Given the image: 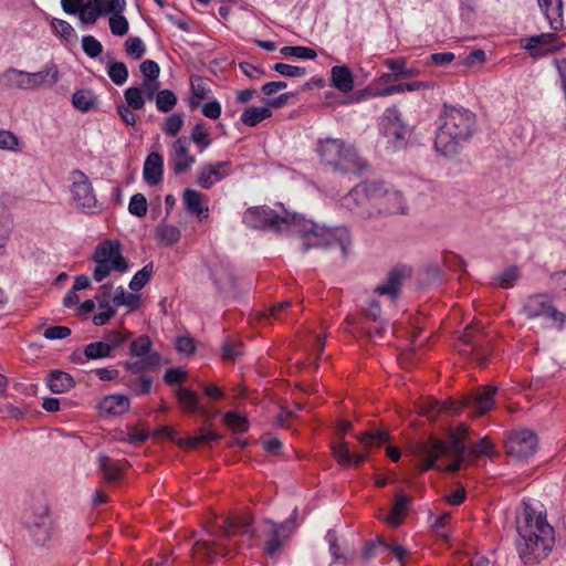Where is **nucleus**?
<instances>
[{"label": "nucleus", "mask_w": 566, "mask_h": 566, "mask_svg": "<svg viewBox=\"0 0 566 566\" xmlns=\"http://www.w3.org/2000/svg\"><path fill=\"white\" fill-rule=\"evenodd\" d=\"M357 440L364 448L380 446L389 440V434L381 430L364 432L357 436Z\"/></svg>", "instance_id": "de8ad7c7"}, {"label": "nucleus", "mask_w": 566, "mask_h": 566, "mask_svg": "<svg viewBox=\"0 0 566 566\" xmlns=\"http://www.w3.org/2000/svg\"><path fill=\"white\" fill-rule=\"evenodd\" d=\"M60 77L57 65L53 62L38 72H25V90H39L53 87Z\"/></svg>", "instance_id": "aec40b11"}, {"label": "nucleus", "mask_w": 566, "mask_h": 566, "mask_svg": "<svg viewBox=\"0 0 566 566\" xmlns=\"http://www.w3.org/2000/svg\"><path fill=\"white\" fill-rule=\"evenodd\" d=\"M409 503L410 499L407 495H399L392 505L391 512L387 516V522L390 525L399 526L401 523V516L406 513Z\"/></svg>", "instance_id": "ea45409f"}, {"label": "nucleus", "mask_w": 566, "mask_h": 566, "mask_svg": "<svg viewBox=\"0 0 566 566\" xmlns=\"http://www.w3.org/2000/svg\"><path fill=\"white\" fill-rule=\"evenodd\" d=\"M210 539H198L191 546V556L200 563H214L231 552V544L237 536L245 537L247 545L253 537L252 518L250 515H233L221 517L217 521L216 531L210 534Z\"/></svg>", "instance_id": "7ed1b4c3"}, {"label": "nucleus", "mask_w": 566, "mask_h": 566, "mask_svg": "<svg viewBox=\"0 0 566 566\" xmlns=\"http://www.w3.org/2000/svg\"><path fill=\"white\" fill-rule=\"evenodd\" d=\"M129 399L125 395L113 394L104 397L99 403L101 412L109 416H120L129 410Z\"/></svg>", "instance_id": "a878e982"}, {"label": "nucleus", "mask_w": 566, "mask_h": 566, "mask_svg": "<svg viewBox=\"0 0 566 566\" xmlns=\"http://www.w3.org/2000/svg\"><path fill=\"white\" fill-rule=\"evenodd\" d=\"M233 165L231 160L207 163L197 169L196 184L205 190L211 189L217 182L231 176Z\"/></svg>", "instance_id": "dca6fc26"}, {"label": "nucleus", "mask_w": 566, "mask_h": 566, "mask_svg": "<svg viewBox=\"0 0 566 566\" xmlns=\"http://www.w3.org/2000/svg\"><path fill=\"white\" fill-rule=\"evenodd\" d=\"M273 70L286 77H302L306 74V70L301 66H294L285 63H275Z\"/></svg>", "instance_id": "338daca9"}, {"label": "nucleus", "mask_w": 566, "mask_h": 566, "mask_svg": "<svg viewBox=\"0 0 566 566\" xmlns=\"http://www.w3.org/2000/svg\"><path fill=\"white\" fill-rule=\"evenodd\" d=\"M124 98L126 105L132 109H142L145 106L146 97L142 93V88L138 86L127 87L124 92Z\"/></svg>", "instance_id": "3c124183"}, {"label": "nucleus", "mask_w": 566, "mask_h": 566, "mask_svg": "<svg viewBox=\"0 0 566 566\" xmlns=\"http://www.w3.org/2000/svg\"><path fill=\"white\" fill-rule=\"evenodd\" d=\"M0 149L17 151L19 149V138L10 130L0 129Z\"/></svg>", "instance_id": "774afa93"}, {"label": "nucleus", "mask_w": 566, "mask_h": 566, "mask_svg": "<svg viewBox=\"0 0 566 566\" xmlns=\"http://www.w3.org/2000/svg\"><path fill=\"white\" fill-rule=\"evenodd\" d=\"M108 24L112 34L116 36H123L127 34L129 30L128 20L123 15V13L111 15L108 19Z\"/></svg>", "instance_id": "13d9d810"}, {"label": "nucleus", "mask_w": 566, "mask_h": 566, "mask_svg": "<svg viewBox=\"0 0 566 566\" xmlns=\"http://www.w3.org/2000/svg\"><path fill=\"white\" fill-rule=\"evenodd\" d=\"M147 200L143 193H135L130 197L128 203V211L136 217H144L147 213Z\"/></svg>", "instance_id": "bf43d9fd"}, {"label": "nucleus", "mask_w": 566, "mask_h": 566, "mask_svg": "<svg viewBox=\"0 0 566 566\" xmlns=\"http://www.w3.org/2000/svg\"><path fill=\"white\" fill-rule=\"evenodd\" d=\"M111 345L104 340L93 342L85 346L84 355L87 359H102L112 357Z\"/></svg>", "instance_id": "79ce46f5"}, {"label": "nucleus", "mask_w": 566, "mask_h": 566, "mask_svg": "<svg viewBox=\"0 0 566 566\" xmlns=\"http://www.w3.org/2000/svg\"><path fill=\"white\" fill-rule=\"evenodd\" d=\"M175 392H176L179 403L181 405V407L185 410H187L189 412L198 411L199 397L195 391H192L188 388L178 387Z\"/></svg>", "instance_id": "4c0bfd02"}, {"label": "nucleus", "mask_w": 566, "mask_h": 566, "mask_svg": "<svg viewBox=\"0 0 566 566\" xmlns=\"http://www.w3.org/2000/svg\"><path fill=\"white\" fill-rule=\"evenodd\" d=\"M196 157L189 153V139L186 136L177 138L172 145L169 154L168 166L175 175H182L188 172L193 164Z\"/></svg>", "instance_id": "6ab92c4d"}, {"label": "nucleus", "mask_w": 566, "mask_h": 566, "mask_svg": "<svg viewBox=\"0 0 566 566\" xmlns=\"http://www.w3.org/2000/svg\"><path fill=\"white\" fill-rule=\"evenodd\" d=\"M72 104L76 109L87 112L94 104V96L90 91L78 90L72 96Z\"/></svg>", "instance_id": "864d4df0"}, {"label": "nucleus", "mask_w": 566, "mask_h": 566, "mask_svg": "<svg viewBox=\"0 0 566 566\" xmlns=\"http://www.w3.org/2000/svg\"><path fill=\"white\" fill-rule=\"evenodd\" d=\"M271 116L272 112L269 107L251 106L241 114V122L249 127H254Z\"/></svg>", "instance_id": "f704fd0d"}, {"label": "nucleus", "mask_w": 566, "mask_h": 566, "mask_svg": "<svg viewBox=\"0 0 566 566\" xmlns=\"http://www.w3.org/2000/svg\"><path fill=\"white\" fill-rule=\"evenodd\" d=\"M128 74V69L124 62H111L107 65V75L118 86L126 83Z\"/></svg>", "instance_id": "49530a36"}, {"label": "nucleus", "mask_w": 566, "mask_h": 566, "mask_svg": "<svg viewBox=\"0 0 566 566\" xmlns=\"http://www.w3.org/2000/svg\"><path fill=\"white\" fill-rule=\"evenodd\" d=\"M475 132L476 116L473 112L443 104L436 129L434 149L443 156H453Z\"/></svg>", "instance_id": "20e7f679"}, {"label": "nucleus", "mask_w": 566, "mask_h": 566, "mask_svg": "<svg viewBox=\"0 0 566 566\" xmlns=\"http://www.w3.org/2000/svg\"><path fill=\"white\" fill-rule=\"evenodd\" d=\"M280 53L285 57H296L303 60H314L317 56V53L307 46L296 45L291 46L286 45L280 50Z\"/></svg>", "instance_id": "09e8293b"}, {"label": "nucleus", "mask_w": 566, "mask_h": 566, "mask_svg": "<svg viewBox=\"0 0 566 566\" xmlns=\"http://www.w3.org/2000/svg\"><path fill=\"white\" fill-rule=\"evenodd\" d=\"M334 457L338 460L343 465L349 467H358L363 463L367 455L365 453L353 454L349 450L348 443L344 440L332 447Z\"/></svg>", "instance_id": "c85d7f7f"}, {"label": "nucleus", "mask_w": 566, "mask_h": 566, "mask_svg": "<svg viewBox=\"0 0 566 566\" xmlns=\"http://www.w3.org/2000/svg\"><path fill=\"white\" fill-rule=\"evenodd\" d=\"M125 52L135 60L142 59L146 53V46L139 36H130L126 40Z\"/></svg>", "instance_id": "6e6d98bb"}, {"label": "nucleus", "mask_w": 566, "mask_h": 566, "mask_svg": "<svg viewBox=\"0 0 566 566\" xmlns=\"http://www.w3.org/2000/svg\"><path fill=\"white\" fill-rule=\"evenodd\" d=\"M516 531L515 547L523 564L534 565L547 558L555 545V531L546 512L524 502L516 517Z\"/></svg>", "instance_id": "f03ea898"}, {"label": "nucleus", "mask_w": 566, "mask_h": 566, "mask_svg": "<svg viewBox=\"0 0 566 566\" xmlns=\"http://www.w3.org/2000/svg\"><path fill=\"white\" fill-rule=\"evenodd\" d=\"M25 525L35 544L43 546L51 539L53 534V520L46 506H41L33 512V514L25 520Z\"/></svg>", "instance_id": "2eb2a0df"}, {"label": "nucleus", "mask_w": 566, "mask_h": 566, "mask_svg": "<svg viewBox=\"0 0 566 566\" xmlns=\"http://www.w3.org/2000/svg\"><path fill=\"white\" fill-rule=\"evenodd\" d=\"M156 238L160 243L170 247L179 241L180 230L172 224L161 223L156 228Z\"/></svg>", "instance_id": "e433bc0d"}, {"label": "nucleus", "mask_w": 566, "mask_h": 566, "mask_svg": "<svg viewBox=\"0 0 566 566\" xmlns=\"http://www.w3.org/2000/svg\"><path fill=\"white\" fill-rule=\"evenodd\" d=\"M188 139L196 144L200 153L207 149L211 144L209 132L203 123H197L193 126L190 138Z\"/></svg>", "instance_id": "c03bdc74"}, {"label": "nucleus", "mask_w": 566, "mask_h": 566, "mask_svg": "<svg viewBox=\"0 0 566 566\" xmlns=\"http://www.w3.org/2000/svg\"><path fill=\"white\" fill-rule=\"evenodd\" d=\"M185 210L196 216L199 220L209 217V208L206 205V196L195 189H186L182 193Z\"/></svg>", "instance_id": "5701e85b"}, {"label": "nucleus", "mask_w": 566, "mask_h": 566, "mask_svg": "<svg viewBox=\"0 0 566 566\" xmlns=\"http://www.w3.org/2000/svg\"><path fill=\"white\" fill-rule=\"evenodd\" d=\"M52 27L56 33L67 41H74L77 38L74 28L65 20L54 19Z\"/></svg>", "instance_id": "69168bd1"}, {"label": "nucleus", "mask_w": 566, "mask_h": 566, "mask_svg": "<svg viewBox=\"0 0 566 566\" xmlns=\"http://www.w3.org/2000/svg\"><path fill=\"white\" fill-rule=\"evenodd\" d=\"M97 10L103 15L123 13L126 10V0H94Z\"/></svg>", "instance_id": "37998d69"}, {"label": "nucleus", "mask_w": 566, "mask_h": 566, "mask_svg": "<svg viewBox=\"0 0 566 566\" xmlns=\"http://www.w3.org/2000/svg\"><path fill=\"white\" fill-rule=\"evenodd\" d=\"M385 65L395 73L396 78H409L415 77L420 74V70L417 67H408L407 61L403 57L399 59H388L385 62Z\"/></svg>", "instance_id": "72a5a7b5"}, {"label": "nucleus", "mask_w": 566, "mask_h": 566, "mask_svg": "<svg viewBox=\"0 0 566 566\" xmlns=\"http://www.w3.org/2000/svg\"><path fill=\"white\" fill-rule=\"evenodd\" d=\"M243 222L252 229L296 235L301 240L303 253H307L311 249L329 250L339 247L342 255L346 258L352 244V237L347 228H326L285 209L279 213L266 206L252 207L244 212Z\"/></svg>", "instance_id": "f257e3e1"}, {"label": "nucleus", "mask_w": 566, "mask_h": 566, "mask_svg": "<svg viewBox=\"0 0 566 566\" xmlns=\"http://www.w3.org/2000/svg\"><path fill=\"white\" fill-rule=\"evenodd\" d=\"M184 123V115L171 114L166 118L163 130L169 136H176L181 130Z\"/></svg>", "instance_id": "e2e57ef3"}, {"label": "nucleus", "mask_w": 566, "mask_h": 566, "mask_svg": "<svg viewBox=\"0 0 566 566\" xmlns=\"http://www.w3.org/2000/svg\"><path fill=\"white\" fill-rule=\"evenodd\" d=\"M331 85L342 93H349L354 88V75L346 65H335L331 70Z\"/></svg>", "instance_id": "bb28decb"}, {"label": "nucleus", "mask_w": 566, "mask_h": 566, "mask_svg": "<svg viewBox=\"0 0 566 566\" xmlns=\"http://www.w3.org/2000/svg\"><path fill=\"white\" fill-rule=\"evenodd\" d=\"M224 422L229 428L238 432L245 431L248 427L245 417L235 411L226 413Z\"/></svg>", "instance_id": "0e129e2a"}, {"label": "nucleus", "mask_w": 566, "mask_h": 566, "mask_svg": "<svg viewBox=\"0 0 566 566\" xmlns=\"http://www.w3.org/2000/svg\"><path fill=\"white\" fill-rule=\"evenodd\" d=\"M82 50L91 57L95 59L103 52L102 43L93 35H85L82 39Z\"/></svg>", "instance_id": "052dcab7"}, {"label": "nucleus", "mask_w": 566, "mask_h": 566, "mask_svg": "<svg viewBox=\"0 0 566 566\" xmlns=\"http://www.w3.org/2000/svg\"><path fill=\"white\" fill-rule=\"evenodd\" d=\"M316 151L322 161L335 171L344 174L361 172L364 163L354 146L338 138L327 137L317 143Z\"/></svg>", "instance_id": "423d86ee"}, {"label": "nucleus", "mask_w": 566, "mask_h": 566, "mask_svg": "<svg viewBox=\"0 0 566 566\" xmlns=\"http://www.w3.org/2000/svg\"><path fill=\"white\" fill-rule=\"evenodd\" d=\"M432 87V84L429 82L415 81L409 83H399L395 85L387 86L379 91L373 93L374 96H390L394 94H401L405 92H415L420 90H429Z\"/></svg>", "instance_id": "7c9ffc66"}, {"label": "nucleus", "mask_w": 566, "mask_h": 566, "mask_svg": "<svg viewBox=\"0 0 566 566\" xmlns=\"http://www.w3.org/2000/svg\"><path fill=\"white\" fill-rule=\"evenodd\" d=\"M495 394V387L486 386L476 392L465 395L460 402L449 401L441 403L437 400H432L429 402L428 407H422L421 412L429 418H436L444 410L459 412L462 408H469L475 416H480L492 409Z\"/></svg>", "instance_id": "0eeeda50"}, {"label": "nucleus", "mask_w": 566, "mask_h": 566, "mask_svg": "<svg viewBox=\"0 0 566 566\" xmlns=\"http://www.w3.org/2000/svg\"><path fill=\"white\" fill-rule=\"evenodd\" d=\"M537 449V437L527 429L513 431L506 440L507 453L523 460L532 457Z\"/></svg>", "instance_id": "f3484780"}, {"label": "nucleus", "mask_w": 566, "mask_h": 566, "mask_svg": "<svg viewBox=\"0 0 566 566\" xmlns=\"http://www.w3.org/2000/svg\"><path fill=\"white\" fill-rule=\"evenodd\" d=\"M99 470L107 482H117L123 476V465L119 461H114L105 454L98 457Z\"/></svg>", "instance_id": "2f4dec72"}, {"label": "nucleus", "mask_w": 566, "mask_h": 566, "mask_svg": "<svg viewBox=\"0 0 566 566\" xmlns=\"http://www.w3.org/2000/svg\"><path fill=\"white\" fill-rule=\"evenodd\" d=\"M371 206L376 214H405L407 206L402 193L384 182L373 181Z\"/></svg>", "instance_id": "1a4fd4ad"}, {"label": "nucleus", "mask_w": 566, "mask_h": 566, "mask_svg": "<svg viewBox=\"0 0 566 566\" xmlns=\"http://www.w3.org/2000/svg\"><path fill=\"white\" fill-rule=\"evenodd\" d=\"M542 12L548 20L552 29L563 28V2L562 0H537Z\"/></svg>", "instance_id": "cd10ccee"}, {"label": "nucleus", "mask_w": 566, "mask_h": 566, "mask_svg": "<svg viewBox=\"0 0 566 566\" xmlns=\"http://www.w3.org/2000/svg\"><path fill=\"white\" fill-rule=\"evenodd\" d=\"M554 40L555 34L542 33L525 39L522 46L523 49L530 51L532 56H541L557 49L556 46L551 45Z\"/></svg>", "instance_id": "393cba45"}, {"label": "nucleus", "mask_w": 566, "mask_h": 566, "mask_svg": "<svg viewBox=\"0 0 566 566\" xmlns=\"http://www.w3.org/2000/svg\"><path fill=\"white\" fill-rule=\"evenodd\" d=\"M520 277L518 268L515 265L509 266L503 272H501L496 277V283L502 289H511L515 285L516 281Z\"/></svg>", "instance_id": "5fc2aeb1"}, {"label": "nucleus", "mask_w": 566, "mask_h": 566, "mask_svg": "<svg viewBox=\"0 0 566 566\" xmlns=\"http://www.w3.org/2000/svg\"><path fill=\"white\" fill-rule=\"evenodd\" d=\"M153 274V263L146 264L142 270H139L129 282V289L132 291L142 290L150 280Z\"/></svg>", "instance_id": "4d7b16f0"}, {"label": "nucleus", "mask_w": 566, "mask_h": 566, "mask_svg": "<svg viewBox=\"0 0 566 566\" xmlns=\"http://www.w3.org/2000/svg\"><path fill=\"white\" fill-rule=\"evenodd\" d=\"M211 277L216 287L221 293H234L237 291L235 276L230 263L219 262L211 269Z\"/></svg>", "instance_id": "4be33fe9"}, {"label": "nucleus", "mask_w": 566, "mask_h": 566, "mask_svg": "<svg viewBox=\"0 0 566 566\" xmlns=\"http://www.w3.org/2000/svg\"><path fill=\"white\" fill-rule=\"evenodd\" d=\"M92 260L95 263L92 276L96 282L105 280L112 271L125 273L129 268L128 261L122 253V244L117 240L101 242L96 247Z\"/></svg>", "instance_id": "6e6552de"}, {"label": "nucleus", "mask_w": 566, "mask_h": 566, "mask_svg": "<svg viewBox=\"0 0 566 566\" xmlns=\"http://www.w3.org/2000/svg\"><path fill=\"white\" fill-rule=\"evenodd\" d=\"M220 438V436L213 431L201 429L193 437H190L186 440V446L193 448L198 444H203L210 441H216Z\"/></svg>", "instance_id": "680f3d73"}, {"label": "nucleus", "mask_w": 566, "mask_h": 566, "mask_svg": "<svg viewBox=\"0 0 566 566\" xmlns=\"http://www.w3.org/2000/svg\"><path fill=\"white\" fill-rule=\"evenodd\" d=\"M112 301L116 308L124 305L129 311H135L139 306L140 298L137 294L126 293L122 286H118Z\"/></svg>", "instance_id": "a19ab883"}, {"label": "nucleus", "mask_w": 566, "mask_h": 566, "mask_svg": "<svg viewBox=\"0 0 566 566\" xmlns=\"http://www.w3.org/2000/svg\"><path fill=\"white\" fill-rule=\"evenodd\" d=\"M153 342L146 334L133 339L129 346V355L137 357L135 361H126L125 368L134 374L149 370L160 364L161 357L158 352H153Z\"/></svg>", "instance_id": "9b49d317"}, {"label": "nucleus", "mask_w": 566, "mask_h": 566, "mask_svg": "<svg viewBox=\"0 0 566 566\" xmlns=\"http://www.w3.org/2000/svg\"><path fill=\"white\" fill-rule=\"evenodd\" d=\"M522 311L530 319L538 317L549 318L559 328L566 321V314L556 310L551 298L545 294L530 296L525 301Z\"/></svg>", "instance_id": "ddd939ff"}, {"label": "nucleus", "mask_w": 566, "mask_h": 566, "mask_svg": "<svg viewBox=\"0 0 566 566\" xmlns=\"http://www.w3.org/2000/svg\"><path fill=\"white\" fill-rule=\"evenodd\" d=\"M263 533L266 537L264 543V552L268 556L274 557L280 553L282 545L291 535L292 523L290 521L275 523L273 521L266 520L264 521Z\"/></svg>", "instance_id": "a211bd4d"}, {"label": "nucleus", "mask_w": 566, "mask_h": 566, "mask_svg": "<svg viewBox=\"0 0 566 566\" xmlns=\"http://www.w3.org/2000/svg\"><path fill=\"white\" fill-rule=\"evenodd\" d=\"M410 273V269L405 265L394 268L388 273L386 281L376 286L375 293L380 296H388L392 301L397 300L400 294L402 283Z\"/></svg>", "instance_id": "412c9836"}, {"label": "nucleus", "mask_w": 566, "mask_h": 566, "mask_svg": "<svg viewBox=\"0 0 566 566\" xmlns=\"http://www.w3.org/2000/svg\"><path fill=\"white\" fill-rule=\"evenodd\" d=\"M373 181H365L354 187L342 198V206L360 218L374 217L371 206Z\"/></svg>", "instance_id": "f8f14e48"}, {"label": "nucleus", "mask_w": 566, "mask_h": 566, "mask_svg": "<svg viewBox=\"0 0 566 566\" xmlns=\"http://www.w3.org/2000/svg\"><path fill=\"white\" fill-rule=\"evenodd\" d=\"M156 107L161 113H168L177 105V96L170 90H163L156 94Z\"/></svg>", "instance_id": "a18cd8bd"}, {"label": "nucleus", "mask_w": 566, "mask_h": 566, "mask_svg": "<svg viewBox=\"0 0 566 566\" xmlns=\"http://www.w3.org/2000/svg\"><path fill=\"white\" fill-rule=\"evenodd\" d=\"M46 385L54 394H63L75 386L73 377L62 370H53L46 378Z\"/></svg>", "instance_id": "c756f323"}, {"label": "nucleus", "mask_w": 566, "mask_h": 566, "mask_svg": "<svg viewBox=\"0 0 566 566\" xmlns=\"http://www.w3.org/2000/svg\"><path fill=\"white\" fill-rule=\"evenodd\" d=\"M77 14L81 22L85 24H95L101 17L94 0H86Z\"/></svg>", "instance_id": "603ef678"}, {"label": "nucleus", "mask_w": 566, "mask_h": 566, "mask_svg": "<svg viewBox=\"0 0 566 566\" xmlns=\"http://www.w3.org/2000/svg\"><path fill=\"white\" fill-rule=\"evenodd\" d=\"M493 449L492 442L489 438H482L475 446L470 448L465 454V462L471 463L481 455H491Z\"/></svg>", "instance_id": "8fccbe9b"}, {"label": "nucleus", "mask_w": 566, "mask_h": 566, "mask_svg": "<svg viewBox=\"0 0 566 566\" xmlns=\"http://www.w3.org/2000/svg\"><path fill=\"white\" fill-rule=\"evenodd\" d=\"M468 429L461 424L452 430L448 440L432 439L419 446L418 453L423 459L421 470L438 469L446 472H455L465 462L469 449L464 444Z\"/></svg>", "instance_id": "39448f33"}, {"label": "nucleus", "mask_w": 566, "mask_h": 566, "mask_svg": "<svg viewBox=\"0 0 566 566\" xmlns=\"http://www.w3.org/2000/svg\"><path fill=\"white\" fill-rule=\"evenodd\" d=\"M164 159L159 153H150L144 163L143 177L149 186H156L163 180Z\"/></svg>", "instance_id": "b1692460"}, {"label": "nucleus", "mask_w": 566, "mask_h": 566, "mask_svg": "<svg viewBox=\"0 0 566 566\" xmlns=\"http://www.w3.org/2000/svg\"><path fill=\"white\" fill-rule=\"evenodd\" d=\"M379 126L381 134L387 139L388 147L398 150L407 145L411 128L403 123L401 113L397 107H389L385 111Z\"/></svg>", "instance_id": "9d476101"}, {"label": "nucleus", "mask_w": 566, "mask_h": 566, "mask_svg": "<svg viewBox=\"0 0 566 566\" xmlns=\"http://www.w3.org/2000/svg\"><path fill=\"white\" fill-rule=\"evenodd\" d=\"M99 313L94 315L93 323L96 326H103L108 323V321L116 314V306L113 301L109 300L108 294H103V296H97Z\"/></svg>", "instance_id": "473e14b6"}, {"label": "nucleus", "mask_w": 566, "mask_h": 566, "mask_svg": "<svg viewBox=\"0 0 566 566\" xmlns=\"http://www.w3.org/2000/svg\"><path fill=\"white\" fill-rule=\"evenodd\" d=\"M243 344L235 338H226L221 346V356L226 361H234L240 356L244 355Z\"/></svg>", "instance_id": "c9c22d12"}, {"label": "nucleus", "mask_w": 566, "mask_h": 566, "mask_svg": "<svg viewBox=\"0 0 566 566\" xmlns=\"http://www.w3.org/2000/svg\"><path fill=\"white\" fill-rule=\"evenodd\" d=\"M72 182V197L76 207L86 212H95L97 210V199L88 177L78 169H75L70 175Z\"/></svg>", "instance_id": "4468645a"}, {"label": "nucleus", "mask_w": 566, "mask_h": 566, "mask_svg": "<svg viewBox=\"0 0 566 566\" xmlns=\"http://www.w3.org/2000/svg\"><path fill=\"white\" fill-rule=\"evenodd\" d=\"M1 80L6 87L25 90V71L10 67L2 74Z\"/></svg>", "instance_id": "58836bf2"}]
</instances>
